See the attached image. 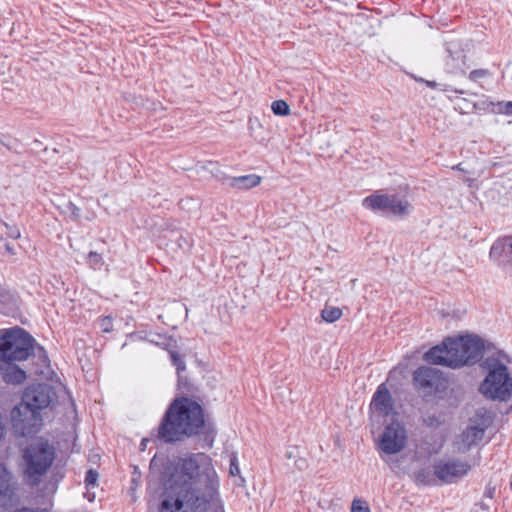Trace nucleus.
Wrapping results in <instances>:
<instances>
[{
	"label": "nucleus",
	"mask_w": 512,
	"mask_h": 512,
	"mask_svg": "<svg viewBox=\"0 0 512 512\" xmlns=\"http://www.w3.org/2000/svg\"><path fill=\"white\" fill-rule=\"evenodd\" d=\"M170 479L194 494L198 511H208L219 502V476L212 458L204 453L180 459Z\"/></svg>",
	"instance_id": "nucleus-1"
},
{
	"label": "nucleus",
	"mask_w": 512,
	"mask_h": 512,
	"mask_svg": "<svg viewBox=\"0 0 512 512\" xmlns=\"http://www.w3.org/2000/svg\"><path fill=\"white\" fill-rule=\"evenodd\" d=\"M204 423V411L199 403L186 397L178 398L164 414L158 436L165 442L182 441L197 435Z\"/></svg>",
	"instance_id": "nucleus-2"
},
{
	"label": "nucleus",
	"mask_w": 512,
	"mask_h": 512,
	"mask_svg": "<svg viewBox=\"0 0 512 512\" xmlns=\"http://www.w3.org/2000/svg\"><path fill=\"white\" fill-rule=\"evenodd\" d=\"M484 343L478 336L466 334L447 337L443 342L428 350L423 358L432 365L461 369L473 366L483 356Z\"/></svg>",
	"instance_id": "nucleus-3"
},
{
	"label": "nucleus",
	"mask_w": 512,
	"mask_h": 512,
	"mask_svg": "<svg viewBox=\"0 0 512 512\" xmlns=\"http://www.w3.org/2000/svg\"><path fill=\"white\" fill-rule=\"evenodd\" d=\"M33 339L21 328L0 331V374L7 384L19 385L27 376L14 362L28 359Z\"/></svg>",
	"instance_id": "nucleus-4"
},
{
	"label": "nucleus",
	"mask_w": 512,
	"mask_h": 512,
	"mask_svg": "<svg viewBox=\"0 0 512 512\" xmlns=\"http://www.w3.org/2000/svg\"><path fill=\"white\" fill-rule=\"evenodd\" d=\"M54 396L55 393L48 384L29 387L24 393L23 401L11 412L14 429L21 435L35 432L41 425L38 410L48 407Z\"/></svg>",
	"instance_id": "nucleus-5"
},
{
	"label": "nucleus",
	"mask_w": 512,
	"mask_h": 512,
	"mask_svg": "<svg viewBox=\"0 0 512 512\" xmlns=\"http://www.w3.org/2000/svg\"><path fill=\"white\" fill-rule=\"evenodd\" d=\"M509 365L510 359L502 353L485 359L484 368L487 370V375L479 387L481 394L501 401L508 400L512 396V375Z\"/></svg>",
	"instance_id": "nucleus-6"
},
{
	"label": "nucleus",
	"mask_w": 512,
	"mask_h": 512,
	"mask_svg": "<svg viewBox=\"0 0 512 512\" xmlns=\"http://www.w3.org/2000/svg\"><path fill=\"white\" fill-rule=\"evenodd\" d=\"M24 476L29 484L35 485L47 472L54 460V450L47 442L36 440L24 451Z\"/></svg>",
	"instance_id": "nucleus-7"
},
{
	"label": "nucleus",
	"mask_w": 512,
	"mask_h": 512,
	"mask_svg": "<svg viewBox=\"0 0 512 512\" xmlns=\"http://www.w3.org/2000/svg\"><path fill=\"white\" fill-rule=\"evenodd\" d=\"M408 432L399 419H392L385 424L376 440V449L383 460L401 453L407 446Z\"/></svg>",
	"instance_id": "nucleus-8"
},
{
	"label": "nucleus",
	"mask_w": 512,
	"mask_h": 512,
	"mask_svg": "<svg viewBox=\"0 0 512 512\" xmlns=\"http://www.w3.org/2000/svg\"><path fill=\"white\" fill-rule=\"evenodd\" d=\"M194 494L169 479L159 512H206L194 508Z\"/></svg>",
	"instance_id": "nucleus-9"
},
{
	"label": "nucleus",
	"mask_w": 512,
	"mask_h": 512,
	"mask_svg": "<svg viewBox=\"0 0 512 512\" xmlns=\"http://www.w3.org/2000/svg\"><path fill=\"white\" fill-rule=\"evenodd\" d=\"M490 423L491 417L487 413H478L472 417L466 429L455 442L457 451L466 452L472 446L477 445L482 440L484 432Z\"/></svg>",
	"instance_id": "nucleus-10"
},
{
	"label": "nucleus",
	"mask_w": 512,
	"mask_h": 512,
	"mask_svg": "<svg viewBox=\"0 0 512 512\" xmlns=\"http://www.w3.org/2000/svg\"><path fill=\"white\" fill-rule=\"evenodd\" d=\"M415 386L425 393L441 392L447 388L448 380L435 368L420 367L413 374Z\"/></svg>",
	"instance_id": "nucleus-11"
},
{
	"label": "nucleus",
	"mask_w": 512,
	"mask_h": 512,
	"mask_svg": "<svg viewBox=\"0 0 512 512\" xmlns=\"http://www.w3.org/2000/svg\"><path fill=\"white\" fill-rule=\"evenodd\" d=\"M341 127L335 121L320 124L311 136L312 144L322 152H329L339 146Z\"/></svg>",
	"instance_id": "nucleus-12"
},
{
	"label": "nucleus",
	"mask_w": 512,
	"mask_h": 512,
	"mask_svg": "<svg viewBox=\"0 0 512 512\" xmlns=\"http://www.w3.org/2000/svg\"><path fill=\"white\" fill-rule=\"evenodd\" d=\"M469 470V464L453 459H441L434 466L435 475L447 483L465 476Z\"/></svg>",
	"instance_id": "nucleus-13"
},
{
	"label": "nucleus",
	"mask_w": 512,
	"mask_h": 512,
	"mask_svg": "<svg viewBox=\"0 0 512 512\" xmlns=\"http://www.w3.org/2000/svg\"><path fill=\"white\" fill-rule=\"evenodd\" d=\"M394 402L385 384H381L373 396L371 410L379 415L389 416L393 413Z\"/></svg>",
	"instance_id": "nucleus-14"
},
{
	"label": "nucleus",
	"mask_w": 512,
	"mask_h": 512,
	"mask_svg": "<svg viewBox=\"0 0 512 512\" xmlns=\"http://www.w3.org/2000/svg\"><path fill=\"white\" fill-rule=\"evenodd\" d=\"M390 196L388 193L377 192L363 199L362 205L369 210L387 211Z\"/></svg>",
	"instance_id": "nucleus-15"
},
{
	"label": "nucleus",
	"mask_w": 512,
	"mask_h": 512,
	"mask_svg": "<svg viewBox=\"0 0 512 512\" xmlns=\"http://www.w3.org/2000/svg\"><path fill=\"white\" fill-rule=\"evenodd\" d=\"M389 196L390 201L387 211L390 213L396 216H406L412 211V204L408 200L399 198L395 194H389Z\"/></svg>",
	"instance_id": "nucleus-16"
},
{
	"label": "nucleus",
	"mask_w": 512,
	"mask_h": 512,
	"mask_svg": "<svg viewBox=\"0 0 512 512\" xmlns=\"http://www.w3.org/2000/svg\"><path fill=\"white\" fill-rule=\"evenodd\" d=\"M12 477L7 469L0 466V504L5 505L12 493Z\"/></svg>",
	"instance_id": "nucleus-17"
},
{
	"label": "nucleus",
	"mask_w": 512,
	"mask_h": 512,
	"mask_svg": "<svg viewBox=\"0 0 512 512\" xmlns=\"http://www.w3.org/2000/svg\"><path fill=\"white\" fill-rule=\"evenodd\" d=\"M261 183V177L258 175H246L234 177L231 185L238 189H250L258 186Z\"/></svg>",
	"instance_id": "nucleus-18"
},
{
	"label": "nucleus",
	"mask_w": 512,
	"mask_h": 512,
	"mask_svg": "<svg viewBox=\"0 0 512 512\" xmlns=\"http://www.w3.org/2000/svg\"><path fill=\"white\" fill-rule=\"evenodd\" d=\"M98 477H99L98 473L93 469L88 470L86 473V477H85L86 492L84 495L90 502H92L96 496L95 489L98 487V484H97Z\"/></svg>",
	"instance_id": "nucleus-19"
},
{
	"label": "nucleus",
	"mask_w": 512,
	"mask_h": 512,
	"mask_svg": "<svg viewBox=\"0 0 512 512\" xmlns=\"http://www.w3.org/2000/svg\"><path fill=\"white\" fill-rule=\"evenodd\" d=\"M202 170L210 173L214 178L219 181L228 179V175L225 172V168L217 161H207L202 164Z\"/></svg>",
	"instance_id": "nucleus-20"
},
{
	"label": "nucleus",
	"mask_w": 512,
	"mask_h": 512,
	"mask_svg": "<svg viewBox=\"0 0 512 512\" xmlns=\"http://www.w3.org/2000/svg\"><path fill=\"white\" fill-rule=\"evenodd\" d=\"M229 475L235 478V485L238 487H245L246 479L241 475V469L238 463V458L233 454L230 458Z\"/></svg>",
	"instance_id": "nucleus-21"
},
{
	"label": "nucleus",
	"mask_w": 512,
	"mask_h": 512,
	"mask_svg": "<svg viewBox=\"0 0 512 512\" xmlns=\"http://www.w3.org/2000/svg\"><path fill=\"white\" fill-rule=\"evenodd\" d=\"M423 422L427 427L437 428L445 422V418L436 412H428L423 416Z\"/></svg>",
	"instance_id": "nucleus-22"
},
{
	"label": "nucleus",
	"mask_w": 512,
	"mask_h": 512,
	"mask_svg": "<svg viewBox=\"0 0 512 512\" xmlns=\"http://www.w3.org/2000/svg\"><path fill=\"white\" fill-rule=\"evenodd\" d=\"M321 316L326 322H335L342 316V311L338 307L326 306L321 313Z\"/></svg>",
	"instance_id": "nucleus-23"
},
{
	"label": "nucleus",
	"mask_w": 512,
	"mask_h": 512,
	"mask_svg": "<svg viewBox=\"0 0 512 512\" xmlns=\"http://www.w3.org/2000/svg\"><path fill=\"white\" fill-rule=\"evenodd\" d=\"M272 112L277 116H288L290 115V106L285 100H276L271 104Z\"/></svg>",
	"instance_id": "nucleus-24"
},
{
	"label": "nucleus",
	"mask_w": 512,
	"mask_h": 512,
	"mask_svg": "<svg viewBox=\"0 0 512 512\" xmlns=\"http://www.w3.org/2000/svg\"><path fill=\"white\" fill-rule=\"evenodd\" d=\"M501 252L512 253V241H507L503 244L496 243L490 249V257L498 258Z\"/></svg>",
	"instance_id": "nucleus-25"
},
{
	"label": "nucleus",
	"mask_w": 512,
	"mask_h": 512,
	"mask_svg": "<svg viewBox=\"0 0 512 512\" xmlns=\"http://www.w3.org/2000/svg\"><path fill=\"white\" fill-rule=\"evenodd\" d=\"M351 512H371L368 503L363 499H354L351 504Z\"/></svg>",
	"instance_id": "nucleus-26"
},
{
	"label": "nucleus",
	"mask_w": 512,
	"mask_h": 512,
	"mask_svg": "<svg viewBox=\"0 0 512 512\" xmlns=\"http://www.w3.org/2000/svg\"><path fill=\"white\" fill-rule=\"evenodd\" d=\"M405 73L407 75H409L410 77H412L414 80L416 81H419V82H425L426 85L430 88H435L437 86L436 82L435 81H431V80H427V79H424L423 77L419 76L418 74L414 73V72H410V71H405Z\"/></svg>",
	"instance_id": "nucleus-27"
},
{
	"label": "nucleus",
	"mask_w": 512,
	"mask_h": 512,
	"mask_svg": "<svg viewBox=\"0 0 512 512\" xmlns=\"http://www.w3.org/2000/svg\"><path fill=\"white\" fill-rule=\"evenodd\" d=\"M64 213H70L71 216L74 218H78L80 216V209L77 208L74 204H72L70 201H67L65 205V209L63 210Z\"/></svg>",
	"instance_id": "nucleus-28"
},
{
	"label": "nucleus",
	"mask_w": 512,
	"mask_h": 512,
	"mask_svg": "<svg viewBox=\"0 0 512 512\" xmlns=\"http://www.w3.org/2000/svg\"><path fill=\"white\" fill-rule=\"evenodd\" d=\"M487 74L488 72L485 69H476L469 74V78L473 81H479L480 79L486 77Z\"/></svg>",
	"instance_id": "nucleus-29"
},
{
	"label": "nucleus",
	"mask_w": 512,
	"mask_h": 512,
	"mask_svg": "<svg viewBox=\"0 0 512 512\" xmlns=\"http://www.w3.org/2000/svg\"><path fill=\"white\" fill-rule=\"evenodd\" d=\"M171 358L178 371L185 369L184 361L180 355L177 353H171Z\"/></svg>",
	"instance_id": "nucleus-30"
},
{
	"label": "nucleus",
	"mask_w": 512,
	"mask_h": 512,
	"mask_svg": "<svg viewBox=\"0 0 512 512\" xmlns=\"http://www.w3.org/2000/svg\"><path fill=\"white\" fill-rule=\"evenodd\" d=\"M452 47H455L454 43L453 42H450L447 44V52L451 55V59L453 61H460L462 60V53L461 52H456V56L453 54L452 52Z\"/></svg>",
	"instance_id": "nucleus-31"
},
{
	"label": "nucleus",
	"mask_w": 512,
	"mask_h": 512,
	"mask_svg": "<svg viewBox=\"0 0 512 512\" xmlns=\"http://www.w3.org/2000/svg\"><path fill=\"white\" fill-rule=\"evenodd\" d=\"M0 297H3L4 300L7 301L13 300V295L2 287H0Z\"/></svg>",
	"instance_id": "nucleus-32"
},
{
	"label": "nucleus",
	"mask_w": 512,
	"mask_h": 512,
	"mask_svg": "<svg viewBox=\"0 0 512 512\" xmlns=\"http://www.w3.org/2000/svg\"><path fill=\"white\" fill-rule=\"evenodd\" d=\"M10 236L14 239H18L20 237V231L18 229H14L10 232Z\"/></svg>",
	"instance_id": "nucleus-33"
},
{
	"label": "nucleus",
	"mask_w": 512,
	"mask_h": 512,
	"mask_svg": "<svg viewBox=\"0 0 512 512\" xmlns=\"http://www.w3.org/2000/svg\"><path fill=\"white\" fill-rule=\"evenodd\" d=\"M506 109L510 114H512V102H508L506 104Z\"/></svg>",
	"instance_id": "nucleus-34"
},
{
	"label": "nucleus",
	"mask_w": 512,
	"mask_h": 512,
	"mask_svg": "<svg viewBox=\"0 0 512 512\" xmlns=\"http://www.w3.org/2000/svg\"><path fill=\"white\" fill-rule=\"evenodd\" d=\"M286 457L289 458V459L292 458V452H287L286 453Z\"/></svg>",
	"instance_id": "nucleus-35"
},
{
	"label": "nucleus",
	"mask_w": 512,
	"mask_h": 512,
	"mask_svg": "<svg viewBox=\"0 0 512 512\" xmlns=\"http://www.w3.org/2000/svg\"><path fill=\"white\" fill-rule=\"evenodd\" d=\"M6 248H7V250H8L9 252H11V251H12V250H11V248H10L8 245L6 246Z\"/></svg>",
	"instance_id": "nucleus-36"
},
{
	"label": "nucleus",
	"mask_w": 512,
	"mask_h": 512,
	"mask_svg": "<svg viewBox=\"0 0 512 512\" xmlns=\"http://www.w3.org/2000/svg\"><path fill=\"white\" fill-rule=\"evenodd\" d=\"M511 485H512V481H511Z\"/></svg>",
	"instance_id": "nucleus-37"
}]
</instances>
